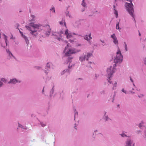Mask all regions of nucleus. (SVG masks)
<instances>
[{
	"label": "nucleus",
	"mask_w": 146,
	"mask_h": 146,
	"mask_svg": "<svg viewBox=\"0 0 146 146\" xmlns=\"http://www.w3.org/2000/svg\"><path fill=\"white\" fill-rule=\"evenodd\" d=\"M123 58V56L122 55L119 49L118 48V50L116 52V56L114 57L113 59L114 64L113 66H110L108 68L107 70L108 77L107 80L110 84H111V81H110V78L112 77L113 74L116 71V69L115 67L116 64L122 62Z\"/></svg>",
	"instance_id": "nucleus-1"
},
{
	"label": "nucleus",
	"mask_w": 146,
	"mask_h": 146,
	"mask_svg": "<svg viewBox=\"0 0 146 146\" xmlns=\"http://www.w3.org/2000/svg\"><path fill=\"white\" fill-rule=\"evenodd\" d=\"M71 46L68 44L65 48L64 52L66 56H69L72 54H75L81 51L80 49H77L74 47H71Z\"/></svg>",
	"instance_id": "nucleus-2"
},
{
	"label": "nucleus",
	"mask_w": 146,
	"mask_h": 146,
	"mask_svg": "<svg viewBox=\"0 0 146 146\" xmlns=\"http://www.w3.org/2000/svg\"><path fill=\"white\" fill-rule=\"evenodd\" d=\"M125 7L126 8L127 11L129 13L133 19L134 21H135V19H134V11L133 8V5L131 2L130 1V3L126 2L125 3Z\"/></svg>",
	"instance_id": "nucleus-3"
},
{
	"label": "nucleus",
	"mask_w": 146,
	"mask_h": 146,
	"mask_svg": "<svg viewBox=\"0 0 146 146\" xmlns=\"http://www.w3.org/2000/svg\"><path fill=\"white\" fill-rule=\"evenodd\" d=\"M92 55V53L88 52L85 54H83L82 56H80L79 58V60L81 62H83L86 60L88 61V58Z\"/></svg>",
	"instance_id": "nucleus-4"
},
{
	"label": "nucleus",
	"mask_w": 146,
	"mask_h": 146,
	"mask_svg": "<svg viewBox=\"0 0 146 146\" xmlns=\"http://www.w3.org/2000/svg\"><path fill=\"white\" fill-rule=\"evenodd\" d=\"M42 27L41 29L40 30H44V33L46 35L48 36L50 35V33L51 32V29L48 25H42Z\"/></svg>",
	"instance_id": "nucleus-5"
},
{
	"label": "nucleus",
	"mask_w": 146,
	"mask_h": 146,
	"mask_svg": "<svg viewBox=\"0 0 146 146\" xmlns=\"http://www.w3.org/2000/svg\"><path fill=\"white\" fill-rule=\"evenodd\" d=\"M26 28L28 30L30 31L29 33V35H33V37H36L38 33L36 30L34 29V30H32L30 27L28 26H26Z\"/></svg>",
	"instance_id": "nucleus-6"
},
{
	"label": "nucleus",
	"mask_w": 146,
	"mask_h": 146,
	"mask_svg": "<svg viewBox=\"0 0 146 146\" xmlns=\"http://www.w3.org/2000/svg\"><path fill=\"white\" fill-rule=\"evenodd\" d=\"M63 32L62 31H60L59 32L54 33L52 34V35L55 36V38H56L58 40H60L62 39V34H63Z\"/></svg>",
	"instance_id": "nucleus-7"
},
{
	"label": "nucleus",
	"mask_w": 146,
	"mask_h": 146,
	"mask_svg": "<svg viewBox=\"0 0 146 146\" xmlns=\"http://www.w3.org/2000/svg\"><path fill=\"white\" fill-rule=\"evenodd\" d=\"M30 26L33 27L34 29H36L38 31H40V29L42 28V25L40 24H36L34 23H31L30 24Z\"/></svg>",
	"instance_id": "nucleus-8"
},
{
	"label": "nucleus",
	"mask_w": 146,
	"mask_h": 146,
	"mask_svg": "<svg viewBox=\"0 0 146 146\" xmlns=\"http://www.w3.org/2000/svg\"><path fill=\"white\" fill-rule=\"evenodd\" d=\"M21 82V81L17 80L16 78H12L10 79L9 81L8 82V83L15 85L17 83H20Z\"/></svg>",
	"instance_id": "nucleus-9"
},
{
	"label": "nucleus",
	"mask_w": 146,
	"mask_h": 146,
	"mask_svg": "<svg viewBox=\"0 0 146 146\" xmlns=\"http://www.w3.org/2000/svg\"><path fill=\"white\" fill-rule=\"evenodd\" d=\"M20 33L22 37L25 39L27 45L29 44V40L28 39V37L26 36L25 35H24L23 32L20 31Z\"/></svg>",
	"instance_id": "nucleus-10"
},
{
	"label": "nucleus",
	"mask_w": 146,
	"mask_h": 146,
	"mask_svg": "<svg viewBox=\"0 0 146 146\" xmlns=\"http://www.w3.org/2000/svg\"><path fill=\"white\" fill-rule=\"evenodd\" d=\"M106 113L107 112L106 111H104L103 118L104 120L105 121L110 122L111 121L112 119L108 117V115L106 114Z\"/></svg>",
	"instance_id": "nucleus-11"
},
{
	"label": "nucleus",
	"mask_w": 146,
	"mask_h": 146,
	"mask_svg": "<svg viewBox=\"0 0 146 146\" xmlns=\"http://www.w3.org/2000/svg\"><path fill=\"white\" fill-rule=\"evenodd\" d=\"M45 69L47 70H50L51 69H53L52 64L51 62H48L45 67Z\"/></svg>",
	"instance_id": "nucleus-12"
},
{
	"label": "nucleus",
	"mask_w": 146,
	"mask_h": 146,
	"mask_svg": "<svg viewBox=\"0 0 146 146\" xmlns=\"http://www.w3.org/2000/svg\"><path fill=\"white\" fill-rule=\"evenodd\" d=\"M110 37L113 39V42L115 44H118V41L117 40V38L115 35V34L114 33Z\"/></svg>",
	"instance_id": "nucleus-13"
},
{
	"label": "nucleus",
	"mask_w": 146,
	"mask_h": 146,
	"mask_svg": "<svg viewBox=\"0 0 146 146\" xmlns=\"http://www.w3.org/2000/svg\"><path fill=\"white\" fill-rule=\"evenodd\" d=\"M75 65V64H69L68 66V68L67 69L64 70V71H65V73H70L71 71V68L73 66Z\"/></svg>",
	"instance_id": "nucleus-14"
},
{
	"label": "nucleus",
	"mask_w": 146,
	"mask_h": 146,
	"mask_svg": "<svg viewBox=\"0 0 146 146\" xmlns=\"http://www.w3.org/2000/svg\"><path fill=\"white\" fill-rule=\"evenodd\" d=\"M6 51L7 53L8 54V58L9 59L12 58H13L14 59H15V58L14 56H13V54L11 53V52L9 50V49H7Z\"/></svg>",
	"instance_id": "nucleus-15"
},
{
	"label": "nucleus",
	"mask_w": 146,
	"mask_h": 146,
	"mask_svg": "<svg viewBox=\"0 0 146 146\" xmlns=\"http://www.w3.org/2000/svg\"><path fill=\"white\" fill-rule=\"evenodd\" d=\"M133 143V141L130 139H128L126 142V145L125 146H131V144Z\"/></svg>",
	"instance_id": "nucleus-16"
},
{
	"label": "nucleus",
	"mask_w": 146,
	"mask_h": 146,
	"mask_svg": "<svg viewBox=\"0 0 146 146\" xmlns=\"http://www.w3.org/2000/svg\"><path fill=\"white\" fill-rule=\"evenodd\" d=\"M54 92V90L53 89V87L52 88V89L50 90V95H49V97L50 98H51L52 97H54L55 96V95H54L53 96L52 94H53Z\"/></svg>",
	"instance_id": "nucleus-17"
},
{
	"label": "nucleus",
	"mask_w": 146,
	"mask_h": 146,
	"mask_svg": "<svg viewBox=\"0 0 146 146\" xmlns=\"http://www.w3.org/2000/svg\"><path fill=\"white\" fill-rule=\"evenodd\" d=\"M115 97V94L113 95V96H111V98L109 100V101H111L112 102H113L114 100V98Z\"/></svg>",
	"instance_id": "nucleus-18"
},
{
	"label": "nucleus",
	"mask_w": 146,
	"mask_h": 146,
	"mask_svg": "<svg viewBox=\"0 0 146 146\" xmlns=\"http://www.w3.org/2000/svg\"><path fill=\"white\" fill-rule=\"evenodd\" d=\"M3 35L4 36V39L5 40V43L6 44V46H7V43L8 42V41L7 40V36H6L5 35V34H3Z\"/></svg>",
	"instance_id": "nucleus-19"
},
{
	"label": "nucleus",
	"mask_w": 146,
	"mask_h": 146,
	"mask_svg": "<svg viewBox=\"0 0 146 146\" xmlns=\"http://www.w3.org/2000/svg\"><path fill=\"white\" fill-rule=\"evenodd\" d=\"M73 58V57L72 56L69 57L67 59L68 63L69 62V64H72L71 63L72 61V59Z\"/></svg>",
	"instance_id": "nucleus-20"
},
{
	"label": "nucleus",
	"mask_w": 146,
	"mask_h": 146,
	"mask_svg": "<svg viewBox=\"0 0 146 146\" xmlns=\"http://www.w3.org/2000/svg\"><path fill=\"white\" fill-rule=\"evenodd\" d=\"M100 41L102 43V46H106L107 45L106 43L105 42V41L104 40H102V39H100Z\"/></svg>",
	"instance_id": "nucleus-21"
},
{
	"label": "nucleus",
	"mask_w": 146,
	"mask_h": 146,
	"mask_svg": "<svg viewBox=\"0 0 146 146\" xmlns=\"http://www.w3.org/2000/svg\"><path fill=\"white\" fill-rule=\"evenodd\" d=\"M39 124H40L42 127H44L46 125V123L45 122H43L40 121Z\"/></svg>",
	"instance_id": "nucleus-22"
},
{
	"label": "nucleus",
	"mask_w": 146,
	"mask_h": 146,
	"mask_svg": "<svg viewBox=\"0 0 146 146\" xmlns=\"http://www.w3.org/2000/svg\"><path fill=\"white\" fill-rule=\"evenodd\" d=\"M44 87L41 93L42 95H44V96H47V95L45 92L44 90Z\"/></svg>",
	"instance_id": "nucleus-23"
},
{
	"label": "nucleus",
	"mask_w": 146,
	"mask_h": 146,
	"mask_svg": "<svg viewBox=\"0 0 146 146\" xmlns=\"http://www.w3.org/2000/svg\"><path fill=\"white\" fill-rule=\"evenodd\" d=\"M31 20L32 21H34L36 19V17L33 15H31Z\"/></svg>",
	"instance_id": "nucleus-24"
},
{
	"label": "nucleus",
	"mask_w": 146,
	"mask_h": 146,
	"mask_svg": "<svg viewBox=\"0 0 146 146\" xmlns=\"http://www.w3.org/2000/svg\"><path fill=\"white\" fill-rule=\"evenodd\" d=\"M84 39L88 41H89L90 39L89 38H88V35H86L83 36Z\"/></svg>",
	"instance_id": "nucleus-25"
},
{
	"label": "nucleus",
	"mask_w": 146,
	"mask_h": 146,
	"mask_svg": "<svg viewBox=\"0 0 146 146\" xmlns=\"http://www.w3.org/2000/svg\"><path fill=\"white\" fill-rule=\"evenodd\" d=\"M46 135V133L44 131H42V132L41 134L40 135L41 137V138L42 139H43L44 136Z\"/></svg>",
	"instance_id": "nucleus-26"
},
{
	"label": "nucleus",
	"mask_w": 146,
	"mask_h": 146,
	"mask_svg": "<svg viewBox=\"0 0 146 146\" xmlns=\"http://www.w3.org/2000/svg\"><path fill=\"white\" fill-rule=\"evenodd\" d=\"M122 137H128L123 133L119 134Z\"/></svg>",
	"instance_id": "nucleus-27"
},
{
	"label": "nucleus",
	"mask_w": 146,
	"mask_h": 146,
	"mask_svg": "<svg viewBox=\"0 0 146 146\" xmlns=\"http://www.w3.org/2000/svg\"><path fill=\"white\" fill-rule=\"evenodd\" d=\"M66 36V38L68 39L72 37V34L71 33H70Z\"/></svg>",
	"instance_id": "nucleus-28"
},
{
	"label": "nucleus",
	"mask_w": 146,
	"mask_h": 146,
	"mask_svg": "<svg viewBox=\"0 0 146 146\" xmlns=\"http://www.w3.org/2000/svg\"><path fill=\"white\" fill-rule=\"evenodd\" d=\"M98 132V130H96L94 131L93 134V138L94 139L95 138L96 135V133Z\"/></svg>",
	"instance_id": "nucleus-29"
},
{
	"label": "nucleus",
	"mask_w": 146,
	"mask_h": 146,
	"mask_svg": "<svg viewBox=\"0 0 146 146\" xmlns=\"http://www.w3.org/2000/svg\"><path fill=\"white\" fill-rule=\"evenodd\" d=\"M123 43L124 45V48H125V52H127L128 51L127 44L126 42H124Z\"/></svg>",
	"instance_id": "nucleus-30"
},
{
	"label": "nucleus",
	"mask_w": 146,
	"mask_h": 146,
	"mask_svg": "<svg viewBox=\"0 0 146 146\" xmlns=\"http://www.w3.org/2000/svg\"><path fill=\"white\" fill-rule=\"evenodd\" d=\"M117 82H115L114 84H113V87L112 88V89L113 90H115L116 88V87L117 86Z\"/></svg>",
	"instance_id": "nucleus-31"
},
{
	"label": "nucleus",
	"mask_w": 146,
	"mask_h": 146,
	"mask_svg": "<svg viewBox=\"0 0 146 146\" xmlns=\"http://www.w3.org/2000/svg\"><path fill=\"white\" fill-rule=\"evenodd\" d=\"M78 112L76 111V110H75L74 111V120L76 121V117L78 116Z\"/></svg>",
	"instance_id": "nucleus-32"
},
{
	"label": "nucleus",
	"mask_w": 146,
	"mask_h": 146,
	"mask_svg": "<svg viewBox=\"0 0 146 146\" xmlns=\"http://www.w3.org/2000/svg\"><path fill=\"white\" fill-rule=\"evenodd\" d=\"M19 127H21L23 129H26L27 128L26 127L24 126L23 125H22L19 124Z\"/></svg>",
	"instance_id": "nucleus-33"
},
{
	"label": "nucleus",
	"mask_w": 146,
	"mask_h": 146,
	"mask_svg": "<svg viewBox=\"0 0 146 146\" xmlns=\"http://www.w3.org/2000/svg\"><path fill=\"white\" fill-rule=\"evenodd\" d=\"M139 127L140 129H143V123H140L139 125Z\"/></svg>",
	"instance_id": "nucleus-34"
},
{
	"label": "nucleus",
	"mask_w": 146,
	"mask_h": 146,
	"mask_svg": "<svg viewBox=\"0 0 146 146\" xmlns=\"http://www.w3.org/2000/svg\"><path fill=\"white\" fill-rule=\"evenodd\" d=\"M116 29H118L119 30L121 29L119 27V22H118L116 24Z\"/></svg>",
	"instance_id": "nucleus-35"
},
{
	"label": "nucleus",
	"mask_w": 146,
	"mask_h": 146,
	"mask_svg": "<svg viewBox=\"0 0 146 146\" xmlns=\"http://www.w3.org/2000/svg\"><path fill=\"white\" fill-rule=\"evenodd\" d=\"M64 26L65 27H66V23L65 22H64ZM59 23L61 25H63V20H62V21H59Z\"/></svg>",
	"instance_id": "nucleus-36"
},
{
	"label": "nucleus",
	"mask_w": 146,
	"mask_h": 146,
	"mask_svg": "<svg viewBox=\"0 0 146 146\" xmlns=\"http://www.w3.org/2000/svg\"><path fill=\"white\" fill-rule=\"evenodd\" d=\"M82 5L83 7H86V3L85 2V1H84V0L82 1Z\"/></svg>",
	"instance_id": "nucleus-37"
},
{
	"label": "nucleus",
	"mask_w": 146,
	"mask_h": 146,
	"mask_svg": "<svg viewBox=\"0 0 146 146\" xmlns=\"http://www.w3.org/2000/svg\"><path fill=\"white\" fill-rule=\"evenodd\" d=\"M114 14L115 15L116 18H117L118 16V13L117 10H114Z\"/></svg>",
	"instance_id": "nucleus-38"
},
{
	"label": "nucleus",
	"mask_w": 146,
	"mask_h": 146,
	"mask_svg": "<svg viewBox=\"0 0 146 146\" xmlns=\"http://www.w3.org/2000/svg\"><path fill=\"white\" fill-rule=\"evenodd\" d=\"M105 91L104 90H102L100 92V93L101 95H104L105 94Z\"/></svg>",
	"instance_id": "nucleus-39"
},
{
	"label": "nucleus",
	"mask_w": 146,
	"mask_h": 146,
	"mask_svg": "<svg viewBox=\"0 0 146 146\" xmlns=\"http://www.w3.org/2000/svg\"><path fill=\"white\" fill-rule=\"evenodd\" d=\"M69 11H67L65 12L66 15V16H68L70 17V15L69 14Z\"/></svg>",
	"instance_id": "nucleus-40"
},
{
	"label": "nucleus",
	"mask_w": 146,
	"mask_h": 146,
	"mask_svg": "<svg viewBox=\"0 0 146 146\" xmlns=\"http://www.w3.org/2000/svg\"><path fill=\"white\" fill-rule=\"evenodd\" d=\"M50 10L52 11V13H55V10L54 8L53 7L51 9H50Z\"/></svg>",
	"instance_id": "nucleus-41"
},
{
	"label": "nucleus",
	"mask_w": 146,
	"mask_h": 146,
	"mask_svg": "<svg viewBox=\"0 0 146 146\" xmlns=\"http://www.w3.org/2000/svg\"><path fill=\"white\" fill-rule=\"evenodd\" d=\"M35 68L37 70H40L41 68V67L39 66H36L35 67Z\"/></svg>",
	"instance_id": "nucleus-42"
},
{
	"label": "nucleus",
	"mask_w": 146,
	"mask_h": 146,
	"mask_svg": "<svg viewBox=\"0 0 146 146\" xmlns=\"http://www.w3.org/2000/svg\"><path fill=\"white\" fill-rule=\"evenodd\" d=\"M69 33L68 30V29H66L65 31V35H66Z\"/></svg>",
	"instance_id": "nucleus-43"
},
{
	"label": "nucleus",
	"mask_w": 146,
	"mask_h": 146,
	"mask_svg": "<svg viewBox=\"0 0 146 146\" xmlns=\"http://www.w3.org/2000/svg\"><path fill=\"white\" fill-rule=\"evenodd\" d=\"M78 125V123H75V124H74V128L76 129H77V126Z\"/></svg>",
	"instance_id": "nucleus-44"
},
{
	"label": "nucleus",
	"mask_w": 146,
	"mask_h": 146,
	"mask_svg": "<svg viewBox=\"0 0 146 146\" xmlns=\"http://www.w3.org/2000/svg\"><path fill=\"white\" fill-rule=\"evenodd\" d=\"M144 96V95L143 94H141L140 95H138V96L139 98H142Z\"/></svg>",
	"instance_id": "nucleus-45"
},
{
	"label": "nucleus",
	"mask_w": 146,
	"mask_h": 146,
	"mask_svg": "<svg viewBox=\"0 0 146 146\" xmlns=\"http://www.w3.org/2000/svg\"><path fill=\"white\" fill-rule=\"evenodd\" d=\"M121 91L122 92L124 93L125 94H126V91L124 90V89L123 88L121 90Z\"/></svg>",
	"instance_id": "nucleus-46"
},
{
	"label": "nucleus",
	"mask_w": 146,
	"mask_h": 146,
	"mask_svg": "<svg viewBox=\"0 0 146 146\" xmlns=\"http://www.w3.org/2000/svg\"><path fill=\"white\" fill-rule=\"evenodd\" d=\"M91 34L90 33V34H89V35L88 36V37H89V38H90V39H92V37L91 36Z\"/></svg>",
	"instance_id": "nucleus-47"
},
{
	"label": "nucleus",
	"mask_w": 146,
	"mask_h": 146,
	"mask_svg": "<svg viewBox=\"0 0 146 146\" xmlns=\"http://www.w3.org/2000/svg\"><path fill=\"white\" fill-rule=\"evenodd\" d=\"M1 80L2 81L4 82H5L6 81V80L4 78H2Z\"/></svg>",
	"instance_id": "nucleus-48"
},
{
	"label": "nucleus",
	"mask_w": 146,
	"mask_h": 146,
	"mask_svg": "<svg viewBox=\"0 0 146 146\" xmlns=\"http://www.w3.org/2000/svg\"><path fill=\"white\" fill-rule=\"evenodd\" d=\"M144 64L146 65V57L144 59Z\"/></svg>",
	"instance_id": "nucleus-49"
},
{
	"label": "nucleus",
	"mask_w": 146,
	"mask_h": 146,
	"mask_svg": "<svg viewBox=\"0 0 146 146\" xmlns=\"http://www.w3.org/2000/svg\"><path fill=\"white\" fill-rule=\"evenodd\" d=\"M113 9L114 11L117 10L115 7V5H113Z\"/></svg>",
	"instance_id": "nucleus-50"
},
{
	"label": "nucleus",
	"mask_w": 146,
	"mask_h": 146,
	"mask_svg": "<svg viewBox=\"0 0 146 146\" xmlns=\"http://www.w3.org/2000/svg\"><path fill=\"white\" fill-rule=\"evenodd\" d=\"M69 41H70V42L72 43L74 41V40H70V39H69Z\"/></svg>",
	"instance_id": "nucleus-51"
},
{
	"label": "nucleus",
	"mask_w": 146,
	"mask_h": 146,
	"mask_svg": "<svg viewBox=\"0 0 146 146\" xmlns=\"http://www.w3.org/2000/svg\"><path fill=\"white\" fill-rule=\"evenodd\" d=\"M141 131L140 130H138L137 131V133L138 134H139V133H141Z\"/></svg>",
	"instance_id": "nucleus-52"
},
{
	"label": "nucleus",
	"mask_w": 146,
	"mask_h": 146,
	"mask_svg": "<svg viewBox=\"0 0 146 146\" xmlns=\"http://www.w3.org/2000/svg\"><path fill=\"white\" fill-rule=\"evenodd\" d=\"M3 84V82L0 81V87H1L2 86Z\"/></svg>",
	"instance_id": "nucleus-53"
},
{
	"label": "nucleus",
	"mask_w": 146,
	"mask_h": 146,
	"mask_svg": "<svg viewBox=\"0 0 146 146\" xmlns=\"http://www.w3.org/2000/svg\"><path fill=\"white\" fill-rule=\"evenodd\" d=\"M10 39H13L14 40L15 39V38L13 37V36L12 35L11 36V37Z\"/></svg>",
	"instance_id": "nucleus-54"
},
{
	"label": "nucleus",
	"mask_w": 146,
	"mask_h": 146,
	"mask_svg": "<svg viewBox=\"0 0 146 146\" xmlns=\"http://www.w3.org/2000/svg\"><path fill=\"white\" fill-rule=\"evenodd\" d=\"M65 73V71H64V70L62 71L61 73V74L62 75H63Z\"/></svg>",
	"instance_id": "nucleus-55"
},
{
	"label": "nucleus",
	"mask_w": 146,
	"mask_h": 146,
	"mask_svg": "<svg viewBox=\"0 0 146 146\" xmlns=\"http://www.w3.org/2000/svg\"><path fill=\"white\" fill-rule=\"evenodd\" d=\"M130 81L132 82H133V80L131 78V77L130 78Z\"/></svg>",
	"instance_id": "nucleus-56"
},
{
	"label": "nucleus",
	"mask_w": 146,
	"mask_h": 146,
	"mask_svg": "<svg viewBox=\"0 0 146 146\" xmlns=\"http://www.w3.org/2000/svg\"><path fill=\"white\" fill-rule=\"evenodd\" d=\"M130 92L131 93H132V94H135V93L134 92H132V91H130Z\"/></svg>",
	"instance_id": "nucleus-57"
},
{
	"label": "nucleus",
	"mask_w": 146,
	"mask_h": 146,
	"mask_svg": "<svg viewBox=\"0 0 146 146\" xmlns=\"http://www.w3.org/2000/svg\"><path fill=\"white\" fill-rule=\"evenodd\" d=\"M144 134L145 136H146V130L145 131Z\"/></svg>",
	"instance_id": "nucleus-58"
},
{
	"label": "nucleus",
	"mask_w": 146,
	"mask_h": 146,
	"mask_svg": "<svg viewBox=\"0 0 146 146\" xmlns=\"http://www.w3.org/2000/svg\"><path fill=\"white\" fill-rule=\"evenodd\" d=\"M44 72L46 74H48V72H47L46 70Z\"/></svg>",
	"instance_id": "nucleus-59"
},
{
	"label": "nucleus",
	"mask_w": 146,
	"mask_h": 146,
	"mask_svg": "<svg viewBox=\"0 0 146 146\" xmlns=\"http://www.w3.org/2000/svg\"><path fill=\"white\" fill-rule=\"evenodd\" d=\"M85 8H84L83 9H82V12H83L85 11Z\"/></svg>",
	"instance_id": "nucleus-60"
},
{
	"label": "nucleus",
	"mask_w": 146,
	"mask_h": 146,
	"mask_svg": "<svg viewBox=\"0 0 146 146\" xmlns=\"http://www.w3.org/2000/svg\"><path fill=\"white\" fill-rule=\"evenodd\" d=\"M119 104H118L117 106V108H119Z\"/></svg>",
	"instance_id": "nucleus-61"
},
{
	"label": "nucleus",
	"mask_w": 146,
	"mask_h": 146,
	"mask_svg": "<svg viewBox=\"0 0 146 146\" xmlns=\"http://www.w3.org/2000/svg\"><path fill=\"white\" fill-rule=\"evenodd\" d=\"M72 33L74 35H77V34H76V33Z\"/></svg>",
	"instance_id": "nucleus-62"
},
{
	"label": "nucleus",
	"mask_w": 146,
	"mask_h": 146,
	"mask_svg": "<svg viewBox=\"0 0 146 146\" xmlns=\"http://www.w3.org/2000/svg\"><path fill=\"white\" fill-rule=\"evenodd\" d=\"M77 35H78V36H82L81 35H78V34H77Z\"/></svg>",
	"instance_id": "nucleus-63"
},
{
	"label": "nucleus",
	"mask_w": 146,
	"mask_h": 146,
	"mask_svg": "<svg viewBox=\"0 0 146 146\" xmlns=\"http://www.w3.org/2000/svg\"><path fill=\"white\" fill-rule=\"evenodd\" d=\"M78 80H82V78H78Z\"/></svg>",
	"instance_id": "nucleus-64"
}]
</instances>
